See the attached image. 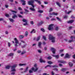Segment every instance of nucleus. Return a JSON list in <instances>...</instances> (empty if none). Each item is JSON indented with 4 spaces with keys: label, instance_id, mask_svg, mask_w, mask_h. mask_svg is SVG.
Returning <instances> with one entry per match:
<instances>
[{
    "label": "nucleus",
    "instance_id": "obj_25",
    "mask_svg": "<svg viewBox=\"0 0 75 75\" xmlns=\"http://www.w3.org/2000/svg\"><path fill=\"white\" fill-rule=\"evenodd\" d=\"M10 68V66L8 65L6 67V69H9Z\"/></svg>",
    "mask_w": 75,
    "mask_h": 75
},
{
    "label": "nucleus",
    "instance_id": "obj_21",
    "mask_svg": "<svg viewBox=\"0 0 75 75\" xmlns=\"http://www.w3.org/2000/svg\"><path fill=\"white\" fill-rule=\"evenodd\" d=\"M71 39H72L73 40H75V36H71L70 37Z\"/></svg>",
    "mask_w": 75,
    "mask_h": 75
},
{
    "label": "nucleus",
    "instance_id": "obj_26",
    "mask_svg": "<svg viewBox=\"0 0 75 75\" xmlns=\"http://www.w3.org/2000/svg\"><path fill=\"white\" fill-rule=\"evenodd\" d=\"M71 12H72V11H69V12H68V13H67V11H65V13H67V14H69V13H71Z\"/></svg>",
    "mask_w": 75,
    "mask_h": 75
},
{
    "label": "nucleus",
    "instance_id": "obj_13",
    "mask_svg": "<svg viewBox=\"0 0 75 75\" xmlns=\"http://www.w3.org/2000/svg\"><path fill=\"white\" fill-rule=\"evenodd\" d=\"M41 42H40L38 43V46L39 47V48H41L42 47H41Z\"/></svg>",
    "mask_w": 75,
    "mask_h": 75
},
{
    "label": "nucleus",
    "instance_id": "obj_28",
    "mask_svg": "<svg viewBox=\"0 0 75 75\" xmlns=\"http://www.w3.org/2000/svg\"><path fill=\"white\" fill-rule=\"evenodd\" d=\"M56 18L57 20H58L59 21H62L61 20V19L59 18L58 17H57Z\"/></svg>",
    "mask_w": 75,
    "mask_h": 75
},
{
    "label": "nucleus",
    "instance_id": "obj_57",
    "mask_svg": "<svg viewBox=\"0 0 75 75\" xmlns=\"http://www.w3.org/2000/svg\"><path fill=\"white\" fill-rule=\"evenodd\" d=\"M64 51V50H60V52H63V51Z\"/></svg>",
    "mask_w": 75,
    "mask_h": 75
},
{
    "label": "nucleus",
    "instance_id": "obj_33",
    "mask_svg": "<svg viewBox=\"0 0 75 75\" xmlns=\"http://www.w3.org/2000/svg\"><path fill=\"white\" fill-rule=\"evenodd\" d=\"M73 41H74V40L72 39V40H69V42H73Z\"/></svg>",
    "mask_w": 75,
    "mask_h": 75
},
{
    "label": "nucleus",
    "instance_id": "obj_37",
    "mask_svg": "<svg viewBox=\"0 0 75 75\" xmlns=\"http://www.w3.org/2000/svg\"><path fill=\"white\" fill-rule=\"evenodd\" d=\"M44 23V22L42 21H41L40 23H39V25H41Z\"/></svg>",
    "mask_w": 75,
    "mask_h": 75
},
{
    "label": "nucleus",
    "instance_id": "obj_12",
    "mask_svg": "<svg viewBox=\"0 0 75 75\" xmlns=\"http://www.w3.org/2000/svg\"><path fill=\"white\" fill-rule=\"evenodd\" d=\"M21 1L22 2V3H23L22 4V5H25V1L24 0H21Z\"/></svg>",
    "mask_w": 75,
    "mask_h": 75
},
{
    "label": "nucleus",
    "instance_id": "obj_62",
    "mask_svg": "<svg viewBox=\"0 0 75 75\" xmlns=\"http://www.w3.org/2000/svg\"><path fill=\"white\" fill-rule=\"evenodd\" d=\"M73 58L74 59H75V54H74L73 56Z\"/></svg>",
    "mask_w": 75,
    "mask_h": 75
},
{
    "label": "nucleus",
    "instance_id": "obj_46",
    "mask_svg": "<svg viewBox=\"0 0 75 75\" xmlns=\"http://www.w3.org/2000/svg\"><path fill=\"white\" fill-rule=\"evenodd\" d=\"M5 16H6V17H9V15L7 14H6Z\"/></svg>",
    "mask_w": 75,
    "mask_h": 75
},
{
    "label": "nucleus",
    "instance_id": "obj_8",
    "mask_svg": "<svg viewBox=\"0 0 75 75\" xmlns=\"http://www.w3.org/2000/svg\"><path fill=\"white\" fill-rule=\"evenodd\" d=\"M34 3V1L31 0L28 2V4L32 5Z\"/></svg>",
    "mask_w": 75,
    "mask_h": 75
},
{
    "label": "nucleus",
    "instance_id": "obj_16",
    "mask_svg": "<svg viewBox=\"0 0 75 75\" xmlns=\"http://www.w3.org/2000/svg\"><path fill=\"white\" fill-rule=\"evenodd\" d=\"M14 55V53H10V54H8V56H13V55Z\"/></svg>",
    "mask_w": 75,
    "mask_h": 75
},
{
    "label": "nucleus",
    "instance_id": "obj_47",
    "mask_svg": "<svg viewBox=\"0 0 75 75\" xmlns=\"http://www.w3.org/2000/svg\"><path fill=\"white\" fill-rule=\"evenodd\" d=\"M55 30L56 31H57V30H58V27H56Z\"/></svg>",
    "mask_w": 75,
    "mask_h": 75
},
{
    "label": "nucleus",
    "instance_id": "obj_49",
    "mask_svg": "<svg viewBox=\"0 0 75 75\" xmlns=\"http://www.w3.org/2000/svg\"><path fill=\"white\" fill-rule=\"evenodd\" d=\"M53 70H54V71H58V69L57 68H54L53 69Z\"/></svg>",
    "mask_w": 75,
    "mask_h": 75
},
{
    "label": "nucleus",
    "instance_id": "obj_18",
    "mask_svg": "<svg viewBox=\"0 0 75 75\" xmlns=\"http://www.w3.org/2000/svg\"><path fill=\"white\" fill-rule=\"evenodd\" d=\"M56 3L57 5V6H59V7H61V4H59V2H56Z\"/></svg>",
    "mask_w": 75,
    "mask_h": 75
},
{
    "label": "nucleus",
    "instance_id": "obj_38",
    "mask_svg": "<svg viewBox=\"0 0 75 75\" xmlns=\"http://www.w3.org/2000/svg\"><path fill=\"white\" fill-rule=\"evenodd\" d=\"M41 31H42V32H43V33H44L45 32V30L43 28H42L41 29Z\"/></svg>",
    "mask_w": 75,
    "mask_h": 75
},
{
    "label": "nucleus",
    "instance_id": "obj_60",
    "mask_svg": "<svg viewBox=\"0 0 75 75\" xmlns=\"http://www.w3.org/2000/svg\"><path fill=\"white\" fill-rule=\"evenodd\" d=\"M43 45H46V43L45 42H43Z\"/></svg>",
    "mask_w": 75,
    "mask_h": 75
},
{
    "label": "nucleus",
    "instance_id": "obj_20",
    "mask_svg": "<svg viewBox=\"0 0 75 75\" xmlns=\"http://www.w3.org/2000/svg\"><path fill=\"white\" fill-rule=\"evenodd\" d=\"M38 12L40 13H42L44 12V11L42 10H39L38 11Z\"/></svg>",
    "mask_w": 75,
    "mask_h": 75
},
{
    "label": "nucleus",
    "instance_id": "obj_35",
    "mask_svg": "<svg viewBox=\"0 0 75 75\" xmlns=\"http://www.w3.org/2000/svg\"><path fill=\"white\" fill-rule=\"evenodd\" d=\"M28 67H27L26 69L25 70V72H27V71H28Z\"/></svg>",
    "mask_w": 75,
    "mask_h": 75
},
{
    "label": "nucleus",
    "instance_id": "obj_23",
    "mask_svg": "<svg viewBox=\"0 0 75 75\" xmlns=\"http://www.w3.org/2000/svg\"><path fill=\"white\" fill-rule=\"evenodd\" d=\"M30 10H32V11H35V9L33 8H30Z\"/></svg>",
    "mask_w": 75,
    "mask_h": 75
},
{
    "label": "nucleus",
    "instance_id": "obj_30",
    "mask_svg": "<svg viewBox=\"0 0 75 75\" xmlns=\"http://www.w3.org/2000/svg\"><path fill=\"white\" fill-rule=\"evenodd\" d=\"M47 63H48V64H53V62H52L51 61L48 62Z\"/></svg>",
    "mask_w": 75,
    "mask_h": 75
},
{
    "label": "nucleus",
    "instance_id": "obj_11",
    "mask_svg": "<svg viewBox=\"0 0 75 75\" xmlns=\"http://www.w3.org/2000/svg\"><path fill=\"white\" fill-rule=\"evenodd\" d=\"M74 21V20H71L70 21H68L67 22V23H68V24H71L73 23Z\"/></svg>",
    "mask_w": 75,
    "mask_h": 75
},
{
    "label": "nucleus",
    "instance_id": "obj_54",
    "mask_svg": "<svg viewBox=\"0 0 75 75\" xmlns=\"http://www.w3.org/2000/svg\"><path fill=\"white\" fill-rule=\"evenodd\" d=\"M25 51L23 52H22L21 54H22V55H23V54H25Z\"/></svg>",
    "mask_w": 75,
    "mask_h": 75
},
{
    "label": "nucleus",
    "instance_id": "obj_48",
    "mask_svg": "<svg viewBox=\"0 0 75 75\" xmlns=\"http://www.w3.org/2000/svg\"><path fill=\"white\" fill-rule=\"evenodd\" d=\"M37 2H38L40 4H41V2L39 1L38 0V1H37Z\"/></svg>",
    "mask_w": 75,
    "mask_h": 75
},
{
    "label": "nucleus",
    "instance_id": "obj_44",
    "mask_svg": "<svg viewBox=\"0 0 75 75\" xmlns=\"http://www.w3.org/2000/svg\"><path fill=\"white\" fill-rule=\"evenodd\" d=\"M8 46L10 47V46H11V44H10V43L9 42H8Z\"/></svg>",
    "mask_w": 75,
    "mask_h": 75
},
{
    "label": "nucleus",
    "instance_id": "obj_52",
    "mask_svg": "<svg viewBox=\"0 0 75 75\" xmlns=\"http://www.w3.org/2000/svg\"><path fill=\"white\" fill-rule=\"evenodd\" d=\"M27 22H25V23L23 24L24 25H27Z\"/></svg>",
    "mask_w": 75,
    "mask_h": 75
},
{
    "label": "nucleus",
    "instance_id": "obj_24",
    "mask_svg": "<svg viewBox=\"0 0 75 75\" xmlns=\"http://www.w3.org/2000/svg\"><path fill=\"white\" fill-rule=\"evenodd\" d=\"M23 22H24L25 23H26L27 22V20L24 18L23 19Z\"/></svg>",
    "mask_w": 75,
    "mask_h": 75
},
{
    "label": "nucleus",
    "instance_id": "obj_15",
    "mask_svg": "<svg viewBox=\"0 0 75 75\" xmlns=\"http://www.w3.org/2000/svg\"><path fill=\"white\" fill-rule=\"evenodd\" d=\"M40 62H45V61L42 59V58H40Z\"/></svg>",
    "mask_w": 75,
    "mask_h": 75
},
{
    "label": "nucleus",
    "instance_id": "obj_36",
    "mask_svg": "<svg viewBox=\"0 0 75 75\" xmlns=\"http://www.w3.org/2000/svg\"><path fill=\"white\" fill-rule=\"evenodd\" d=\"M28 32L27 31L26 32L25 34V36H27L28 35Z\"/></svg>",
    "mask_w": 75,
    "mask_h": 75
},
{
    "label": "nucleus",
    "instance_id": "obj_2",
    "mask_svg": "<svg viewBox=\"0 0 75 75\" xmlns=\"http://www.w3.org/2000/svg\"><path fill=\"white\" fill-rule=\"evenodd\" d=\"M34 67L35 68V69L34 67L32 68V71H34V72H36L37 70L38 69V67H37V64H35L34 65Z\"/></svg>",
    "mask_w": 75,
    "mask_h": 75
},
{
    "label": "nucleus",
    "instance_id": "obj_9",
    "mask_svg": "<svg viewBox=\"0 0 75 75\" xmlns=\"http://www.w3.org/2000/svg\"><path fill=\"white\" fill-rule=\"evenodd\" d=\"M50 14L51 16H57L58 14V13L53 12L52 13H50Z\"/></svg>",
    "mask_w": 75,
    "mask_h": 75
},
{
    "label": "nucleus",
    "instance_id": "obj_39",
    "mask_svg": "<svg viewBox=\"0 0 75 75\" xmlns=\"http://www.w3.org/2000/svg\"><path fill=\"white\" fill-rule=\"evenodd\" d=\"M51 67V66H50V65H47L45 67V68H47V67Z\"/></svg>",
    "mask_w": 75,
    "mask_h": 75
},
{
    "label": "nucleus",
    "instance_id": "obj_50",
    "mask_svg": "<svg viewBox=\"0 0 75 75\" xmlns=\"http://www.w3.org/2000/svg\"><path fill=\"white\" fill-rule=\"evenodd\" d=\"M21 51L20 50H18L17 51V52L18 53H21Z\"/></svg>",
    "mask_w": 75,
    "mask_h": 75
},
{
    "label": "nucleus",
    "instance_id": "obj_1",
    "mask_svg": "<svg viewBox=\"0 0 75 75\" xmlns=\"http://www.w3.org/2000/svg\"><path fill=\"white\" fill-rule=\"evenodd\" d=\"M49 39L50 40H52V42H55V38L51 35H49Z\"/></svg>",
    "mask_w": 75,
    "mask_h": 75
},
{
    "label": "nucleus",
    "instance_id": "obj_61",
    "mask_svg": "<svg viewBox=\"0 0 75 75\" xmlns=\"http://www.w3.org/2000/svg\"><path fill=\"white\" fill-rule=\"evenodd\" d=\"M4 19L3 18H0V21H3Z\"/></svg>",
    "mask_w": 75,
    "mask_h": 75
},
{
    "label": "nucleus",
    "instance_id": "obj_59",
    "mask_svg": "<svg viewBox=\"0 0 75 75\" xmlns=\"http://www.w3.org/2000/svg\"><path fill=\"white\" fill-rule=\"evenodd\" d=\"M11 74H12V75H14V74H15V72H12V73H11Z\"/></svg>",
    "mask_w": 75,
    "mask_h": 75
},
{
    "label": "nucleus",
    "instance_id": "obj_17",
    "mask_svg": "<svg viewBox=\"0 0 75 75\" xmlns=\"http://www.w3.org/2000/svg\"><path fill=\"white\" fill-rule=\"evenodd\" d=\"M36 32V31H35V30L34 29H33L30 32V33H31V34H32V33H35V32Z\"/></svg>",
    "mask_w": 75,
    "mask_h": 75
},
{
    "label": "nucleus",
    "instance_id": "obj_45",
    "mask_svg": "<svg viewBox=\"0 0 75 75\" xmlns=\"http://www.w3.org/2000/svg\"><path fill=\"white\" fill-rule=\"evenodd\" d=\"M42 38L45 40H46V38L44 36H43Z\"/></svg>",
    "mask_w": 75,
    "mask_h": 75
},
{
    "label": "nucleus",
    "instance_id": "obj_32",
    "mask_svg": "<svg viewBox=\"0 0 75 75\" xmlns=\"http://www.w3.org/2000/svg\"><path fill=\"white\" fill-rule=\"evenodd\" d=\"M24 37L23 35H20L19 36V37L20 38H24Z\"/></svg>",
    "mask_w": 75,
    "mask_h": 75
},
{
    "label": "nucleus",
    "instance_id": "obj_5",
    "mask_svg": "<svg viewBox=\"0 0 75 75\" xmlns=\"http://www.w3.org/2000/svg\"><path fill=\"white\" fill-rule=\"evenodd\" d=\"M11 12H13V15H14L13 16L12 18H17V15H16V14H16V13H17V11H12L11 10Z\"/></svg>",
    "mask_w": 75,
    "mask_h": 75
},
{
    "label": "nucleus",
    "instance_id": "obj_31",
    "mask_svg": "<svg viewBox=\"0 0 75 75\" xmlns=\"http://www.w3.org/2000/svg\"><path fill=\"white\" fill-rule=\"evenodd\" d=\"M9 20L10 21H11V22H14V20L11 18H9Z\"/></svg>",
    "mask_w": 75,
    "mask_h": 75
},
{
    "label": "nucleus",
    "instance_id": "obj_63",
    "mask_svg": "<svg viewBox=\"0 0 75 75\" xmlns=\"http://www.w3.org/2000/svg\"><path fill=\"white\" fill-rule=\"evenodd\" d=\"M68 17V16H65L64 17V18H67Z\"/></svg>",
    "mask_w": 75,
    "mask_h": 75
},
{
    "label": "nucleus",
    "instance_id": "obj_27",
    "mask_svg": "<svg viewBox=\"0 0 75 75\" xmlns=\"http://www.w3.org/2000/svg\"><path fill=\"white\" fill-rule=\"evenodd\" d=\"M40 36H39L36 39V41H38L40 40Z\"/></svg>",
    "mask_w": 75,
    "mask_h": 75
},
{
    "label": "nucleus",
    "instance_id": "obj_51",
    "mask_svg": "<svg viewBox=\"0 0 75 75\" xmlns=\"http://www.w3.org/2000/svg\"><path fill=\"white\" fill-rule=\"evenodd\" d=\"M52 11V8H51L50 10L49 11L50 13V12H51V11Z\"/></svg>",
    "mask_w": 75,
    "mask_h": 75
},
{
    "label": "nucleus",
    "instance_id": "obj_40",
    "mask_svg": "<svg viewBox=\"0 0 75 75\" xmlns=\"http://www.w3.org/2000/svg\"><path fill=\"white\" fill-rule=\"evenodd\" d=\"M56 20V19L55 18H52L51 19V21H54V20Z\"/></svg>",
    "mask_w": 75,
    "mask_h": 75
},
{
    "label": "nucleus",
    "instance_id": "obj_41",
    "mask_svg": "<svg viewBox=\"0 0 75 75\" xmlns=\"http://www.w3.org/2000/svg\"><path fill=\"white\" fill-rule=\"evenodd\" d=\"M24 10L26 12H29V11L25 8L24 9Z\"/></svg>",
    "mask_w": 75,
    "mask_h": 75
},
{
    "label": "nucleus",
    "instance_id": "obj_7",
    "mask_svg": "<svg viewBox=\"0 0 75 75\" xmlns=\"http://www.w3.org/2000/svg\"><path fill=\"white\" fill-rule=\"evenodd\" d=\"M59 63H62V64H65L67 63V62L65 61L59 60L58 61Z\"/></svg>",
    "mask_w": 75,
    "mask_h": 75
},
{
    "label": "nucleus",
    "instance_id": "obj_58",
    "mask_svg": "<svg viewBox=\"0 0 75 75\" xmlns=\"http://www.w3.org/2000/svg\"><path fill=\"white\" fill-rule=\"evenodd\" d=\"M21 42H23V43H25V41H24V40H21Z\"/></svg>",
    "mask_w": 75,
    "mask_h": 75
},
{
    "label": "nucleus",
    "instance_id": "obj_34",
    "mask_svg": "<svg viewBox=\"0 0 75 75\" xmlns=\"http://www.w3.org/2000/svg\"><path fill=\"white\" fill-rule=\"evenodd\" d=\"M19 66H23V65H25V64H19Z\"/></svg>",
    "mask_w": 75,
    "mask_h": 75
},
{
    "label": "nucleus",
    "instance_id": "obj_19",
    "mask_svg": "<svg viewBox=\"0 0 75 75\" xmlns=\"http://www.w3.org/2000/svg\"><path fill=\"white\" fill-rule=\"evenodd\" d=\"M52 56H53V57H55V58H59V56L58 55H52Z\"/></svg>",
    "mask_w": 75,
    "mask_h": 75
},
{
    "label": "nucleus",
    "instance_id": "obj_56",
    "mask_svg": "<svg viewBox=\"0 0 75 75\" xmlns=\"http://www.w3.org/2000/svg\"><path fill=\"white\" fill-rule=\"evenodd\" d=\"M38 52L39 53H41V50H38Z\"/></svg>",
    "mask_w": 75,
    "mask_h": 75
},
{
    "label": "nucleus",
    "instance_id": "obj_29",
    "mask_svg": "<svg viewBox=\"0 0 75 75\" xmlns=\"http://www.w3.org/2000/svg\"><path fill=\"white\" fill-rule=\"evenodd\" d=\"M61 71H62V72H65V71H66V69H62L61 70Z\"/></svg>",
    "mask_w": 75,
    "mask_h": 75
},
{
    "label": "nucleus",
    "instance_id": "obj_6",
    "mask_svg": "<svg viewBox=\"0 0 75 75\" xmlns=\"http://www.w3.org/2000/svg\"><path fill=\"white\" fill-rule=\"evenodd\" d=\"M54 24H51L48 27V29L49 30H52L53 29V26H54Z\"/></svg>",
    "mask_w": 75,
    "mask_h": 75
},
{
    "label": "nucleus",
    "instance_id": "obj_10",
    "mask_svg": "<svg viewBox=\"0 0 75 75\" xmlns=\"http://www.w3.org/2000/svg\"><path fill=\"white\" fill-rule=\"evenodd\" d=\"M51 51H52L53 54L55 53V51L56 50L55 49L52 48H51Z\"/></svg>",
    "mask_w": 75,
    "mask_h": 75
},
{
    "label": "nucleus",
    "instance_id": "obj_43",
    "mask_svg": "<svg viewBox=\"0 0 75 75\" xmlns=\"http://www.w3.org/2000/svg\"><path fill=\"white\" fill-rule=\"evenodd\" d=\"M51 58H52V57L51 56H49L47 57L48 59H51Z\"/></svg>",
    "mask_w": 75,
    "mask_h": 75
},
{
    "label": "nucleus",
    "instance_id": "obj_64",
    "mask_svg": "<svg viewBox=\"0 0 75 75\" xmlns=\"http://www.w3.org/2000/svg\"><path fill=\"white\" fill-rule=\"evenodd\" d=\"M54 75V73L53 71H52V75Z\"/></svg>",
    "mask_w": 75,
    "mask_h": 75
},
{
    "label": "nucleus",
    "instance_id": "obj_42",
    "mask_svg": "<svg viewBox=\"0 0 75 75\" xmlns=\"http://www.w3.org/2000/svg\"><path fill=\"white\" fill-rule=\"evenodd\" d=\"M30 23L31 24H32V25H33V24H34V22L33 21H31L30 22Z\"/></svg>",
    "mask_w": 75,
    "mask_h": 75
},
{
    "label": "nucleus",
    "instance_id": "obj_3",
    "mask_svg": "<svg viewBox=\"0 0 75 75\" xmlns=\"http://www.w3.org/2000/svg\"><path fill=\"white\" fill-rule=\"evenodd\" d=\"M17 64H14L11 67V71L12 72H16V67H17Z\"/></svg>",
    "mask_w": 75,
    "mask_h": 75
},
{
    "label": "nucleus",
    "instance_id": "obj_14",
    "mask_svg": "<svg viewBox=\"0 0 75 75\" xmlns=\"http://www.w3.org/2000/svg\"><path fill=\"white\" fill-rule=\"evenodd\" d=\"M69 57H70V56L69 54H67L66 55L65 57H64V58H69Z\"/></svg>",
    "mask_w": 75,
    "mask_h": 75
},
{
    "label": "nucleus",
    "instance_id": "obj_55",
    "mask_svg": "<svg viewBox=\"0 0 75 75\" xmlns=\"http://www.w3.org/2000/svg\"><path fill=\"white\" fill-rule=\"evenodd\" d=\"M29 73H33V71L30 70H29Z\"/></svg>",
    "mask_w": 75,
    "mask_h": 75
},
{
    "label": "nucleus",
    "instance_id": "obj_53",
    "mask_svg": "<svg viewBox=\"0 0 75 75\" xmlns=\"http://www.w3.org/2000/svg\"><path fill=\"white\" fill-rule=\"evenodd\" d=\"M18 10H20L21 11H22V9L20 7L18 8Z\"/></svg>",
    "mask_w": 75,
    "mask_h": 75
},
{
    "label": "nucleus",
    "instance_id": "obj_22",
    "mask_svg": "<svg viewBox=\"0 0 75 75\" xmlns=\"http://www.w3.org/2000/svg\"><path fill=\"white\" fill-rule=\"evenodd\" d=\"M69 64L70 66V67H72V65H73V64H72V62H69Z\"/></svg>",
    "mask_w": 75,
    "mask_h": 75
},
{
    "label": "nucleus",
    "instance_id": "obj_4",
    "mask_svg": "<svg viewBox=\"0 0 75 75\" xmlns=\"http://www.w3.org/2000/svg\"><path fill=\"white\" fill-rule=\"evenodd\" d=\"M14 40L16 43V44H15V46L16 48L17 47H18V45H17V44H19V41L16 38H15L14 39Z\"/></svg>",
    "mask_w": 75,
    "mask_h": 75
}]
</instances>
